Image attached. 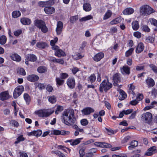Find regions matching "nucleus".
Instances as JSON below:
<instances>
[{
  "label": "nucleus",
  "mask_w": 157,
  "mask_h": 157,
  "mask_svg": "<svg viewBox=\"0 0 157 157\" xmlns=\"http://www.w3.org/2000/svg\"><path fill=\"white\" fill-rule=\"evenodd\" d=\"M93 18V17L91 15H88L86 17L82 18L81 19H79L80 21H85L90 19H91Z\"/></svg>",
  "instance_id": "45"
},
{
  "label": "nucleus",
  "mask_w": 157,
  "mask_h": 157,
  "mask_svg": "<svg viewBox=\"0 0 157 157\" xmlns=\"http://www.w3.org/2000/svg\"><path fill=\"white\" fill-rule=\"evenodd\" d=\"M146 41L147 42L152 43L154 41V38L151 36H149L146 38Z\"/></svg>",
  "instance_id": "55"
},
{
  "label": "nucleus",
  "mask_w": 157,
  "mask_h": 157,
  "mask_svg": "<svg viewBox=\"0 0 157 157\" xmlns=\"http://www.w3.org/2000/svg\"><path fill=\"white\" fill-rule=\"evenodd\" d=\"M25 138L23 137L22 135H21L17 139V140L15 141L14 143L16 144L19 143L20 141H24Z\"/></svg>",
  "instance_id": "53"
},
{
  "label": "nucleus",
  "mask_w": 157,
  "mask_h": 157,
  "mask_svg": "<svg viewBox=\"0 0 157 157\" xmlns=\"http://www.w3.org/2000/svg\"><path fill=\"white\" fill-rule=\"evenodd\" d=\"M95 144L100 147H105L107 148H111L112 147L111 144L104 142H95Z\"/></svg>",
  "instance_id": "18"
},
{
  "label": "nucleus",
  "mask_w": 157,
  "mask_h": 157,
  "mask_svg": "<svg viewBox=\"0 0 157 157\" xmlns=\"http://www.w3.org/2000/svg\"><path fill=\"white\" fill-rule=\"evenodd\" d=\"M57 84L59 86L62 85L64 83V81L60 78L57 77L56 79Z\"/></svg>",
  "instance_id": "42"
},
{
  "label": "nucleus",
  "mask_w": 157,
  "mask_h": 157,
  "mask_svg": "<svg viewBox=\"0 0 157 157\" xmlns=\"http://www.w3.org/2000/svg\"><path fill=\"white\" fill-rule=\"evenodd\" d=\"M144 48V44L140 42L138 45L136 50V53H140L143 51Z\"/></svg>",
  "instance_id": "24"
},
{
  "label": "nucleus",
  "mask_w": 157,
  "mask_h": 157,
  "mask_svg": "<svg viewBox=\"0 0 157 157\" xmlns=\"http://www.w3.org/2000/svg\"><path fill=\"white\" fill-rule=\"evenodd\" d=\"M58 47L57 46L53 47L52 49L56 50L55 52V55L58 57L64 56H66L65 52L61 49H58Z\"/></svg>",
  "instance_id": "9"
},
{
  "label": "nucleus",
  "mask_w": 157,
  "mask_h": 157,
  "mask_svg": "<svg viewBox=\"0 0 157 157\" xmlns=\"http://www.w3.org/2000/svg\"><path fill=\"white\" fill-rule=\"evenodd\" d=\"M105 129L107 131L108 134L109 135H112L114 134L113 131L111 129H109L106 128H105Z\"/></svg>",
  "instance_id": "63"
},
{
  "label": "nucleus",
  "mask_w": 157,
  "mask_h": 157,
  "mask_svg": "<svg viewBox=\"0 0 157 157\" xmlns=\"http://www.w3.org/2000/svg\"><path fill=\"white\" fill-rule=\"evenodd\" d=\"M53 133L54 135H68L70 134V132L68 131H64L63 130L60 131L58 130H54L53 131Z\"/></svg>",
  "instance_id": "17"
},
{
  "label": "nucleus",
  "mask_w": 157,
  "mask_h": 157,
  "mask_svg": "<svg viewBox=\"0 0 157 157\" xmlns=\"http://www.w3.org/2000/svg\"><path fill=\"white\" fill-rule=\"evenodd\" d=\"M138 145V142L136 140H133L131 142L130 146H129L128 147V150H132L133 149L137 147Z\"/></svg>",
  "instance_id": "26"
},
{
  "label": "nucleus",
  "mask_w": 157,
  "mask_h": 157,
  "mask_svg": "<svg viewBox=\"0 0 157 157\" xmlns=\"http://www.w3.org/2000/svg\"><path fill=\"white\" fill-rule=\"evenodd\" d=\"M27 79L31 82H35L38 80L39 79V77L35 75H29L27 77Z\"/></svg>",
  "instance_id": "21"
},
{
  "label": "nucleus",
  "mask_w": 157,
  "mask_h": 157,
  "mask_svg": "<svg viewBox=\"0 0 157 157\" xmlns=\"http://www.w3.org/2000/svg\"><path fill=\"white\" fill-rule=\"evenodd\" d=\"M141 28L143 31L145 32L148 33L150 31V29L146 25H141Z\"/></svg>",
  "instance_id": "40"
},
{
  "label": "nucleus",
  "mask_w": 157,
  "mask_h": 157,
  "mask_svg": "<svg viewBox=\"0 0 157 157\" xmlns=\"http://www.w3.org/2000/svg\"><path fill=\"white\" fill-rule=\"evenodd\" d=\"M63 27V24L62 22L59 21L58 22L56 31L58 35H60L62 32Z\"/></svg>",
  "instance_id": "12"
},
{
  "label": "nucleus",
  "mask_w": 157,
  "mask_h": 157,
  "mask_svg": "<svg viewBox=\"0 0 157 157\" xmlns=\"http://www.w3.org/2000/svg\"><path fill=\"white\" fill-rule=\"evenodd\" d=\"M36 46L39 48H44L47 46V44L43 42H39L37 43Z\"/></svg>",
  "instance_id": "35"
},
{
  "label": "nucleus",
  "mask_w": 157,
  "mask_h": 157,
  "mask_svg": "<svg viewBox=\"0 0 157 157\" xmlns=\"http://www.w3.org/2000/svg\"><path fill=\"white\" fill-rule=\"evenodd\" d=\"M132 25L133 29L134 30H137L139 28V24L138 22L137 21H133Z\"/></svg>",
  "instance_id": "34"
},
{
  "label": "nucleus",
  "mask_w": 157,
  "mask_h": 157,
  "mask_svg": "<svg viewBox=\"0 0 157 157\" xmlns=\"http://www.w3.org/2000/svg\"><path fill=\"white\" fill-rule=\"evenodd\" d=\"M67 84L68 87L73 89L75 87V78L73 77H70L67 80Z\"/></svg>",
  "instance_id": "8"
},
{
  "label": "nucleus",
  "mask_w": 157,
  "mask_h": 157,
  "mask_svg": "<svg viewBox=\"0 0 157 157\" xmlns=\"http://www.w3.org/2000/svg\"><path fill=\"white\" fill-rule=\"evenodd\" d=\"M63 109V106L60 105H58L55 112L56 114H58L59 113L62 112Z\"/></svg>",
  "instance_id": "48"
},
{
  "label": "nucleus",
  "mask_w": 157,
  "mask_h": 157,
  "mask_svg": "<svg viewBox=\"0 0 157 157\" xmlns=\"http://www.w3.org/2000/svg\"><path fill=\"white\" fill-rule=\"evenodd\" d=\"M149 67L155 73L157 74V67L153 64H151L149 65Z\"/></svg>",
  "instance_id": "58"
},
{
  "label": "nucleus",
  "mask_w": 157,
  "mask_h": 157,
  "mask_svg": "<svg viewBox=\"0 0 157 157\" xmlns=\"http://www.w3.org/2000/svg\"><path fill=\"white\" fill-rule=\"evenodd\" d=\"M20 21L23 25H29L31 23V21L29 19L26 17H23L21 19Z\"/></svg>",
  "instance_id": "27"
},
{
  "label": "nucleus",
  "mask_w": 157,
  "mask_h": 157,
  "mask_svg": "<svg viewBox=\"0 0 157 157\" xmlns=\"http://www.w3.org/2000/svg\"><path fill=\"white\" fill-rule=\"evenodd\" d=\"M84 56H82L79 53H76L72 56V57L75 59L78 60L82 58Z\"/></svg>",
  "instance_id": "38"
},
{
  "label": "nucleus",
  "mask_w": 157,
  "mask_h": 157,
  "mask_svg": "<svg viewBox=\"0 0 157 157\" xmlns=\"http://www.w3.org/2000/svg\"><path fill=\"white\" fill-rule=\"evenodd\" d=\"M21 15V13L19 11H14L12 13V17L14 18L19 17Z\"/></svg>",
  "instance_id": "47"
},
{
  "label": "nucleus",
  "mask_w": 157,
  "mask_h": 157,
  "mask_svg": "<svg viewBox=\"0 0 157 157\" xmlns=\"http://www.w3.org/2000/svg\"><path fill=\"white\" fill-rule=\"evenodd\" d=\"M52 153H54L58 155L59 157H66L65 155L59 151H52Z\"/></svg>",
  "instance_id": "49"
},
{
  "label": "nucleus",
  "mask_w": 157,
  "mask_h": 157,
  "mask_svg": "<svg viewBox=\"0 0 157 157\" xmlns=\"http://www.w3.org/2000/svg\"><path fill=\"white\" fill-rule=\"evenodd\" d=\"M68 112L67 111V110H65L63 112V116L62 117V119L63 121H64V117L65 118L66 120H67V119L68 117Z\"/></svg>",
  "instance_id": "46"
},
{
  "label": "nucleus",
  "mask_w": 157,
  "mask_h": 157,
  "mask_svg": "<svg viewBox=\"0 0 157 157\" xmlns=\"http://www.w3.org/2000/svg\"><path fill=\"white\" fill-rule=\"evenodd\" d=\"M22 31L21 29H18L14 31V34L16 36H18L22 33Z\"/></svg>",
  "instance_id": "62"
},
{
  "label": "nucleus",
  "mask_w": 157,
  "mask_h": 157,
  "mask_svg": "<svg viewBox=\"0 0 157 157\" xmlns=\"http://www.w3.org/2000/svg\"><path fill=\"white\" fill-rule=\"evenodd\" d=\"M54 110L50 109H40L35 112V113L40 117H47L53 113Z\"/></svg>",
  "instance_id": "3"
},
{
  "label": "nucleus",
  "mask_w": 157,
  "mask_h": 157,
  "mask_svg": "<svg viewBox=\"0 0 157 157\" xmlns=\"http://www.w3.org/2000/svg\"><path fill=\"white\" fill-rule=\"evenodd\" d=\"M141 150L140 149L135 150L131 153L132 155L131 157H139L140 155L139 153L140 152Z\"/></svg>",
  "instance_id": "29"
},
{
  "label": "nucleus",
  "mask_w": 157,
  "mask_h": 157,
  "mask_svg": "<svg viewBox=\"0 0 157 157\" xmlns=\"http://www.w3.org/2000/svg\"><path fill=\"white\" fill-rule=\"evenodd\" d=\"M119 91L120 95V99L122 100H124L127 97V95L122 90L120 89H118Z\"/></svg>",
  "instance_id": "32"
},
{
  "label": "nucleus",
  "mask_w": 157,
  "mask_h": 157,
  "mask_svg": "<svg viewBox=\"0 0 157 157\" xmlns=\"http://www.w3.org/2000/svg\"><path fill=\"white\" fill-rule=\"evenodd\" d=\"M96 79V77L94 74H91L87 78V81L92 83L94 82Z\"/></svg>",
  "instance_id": "33"
},
{
  "label": "nucleus",
  "mask_w": 157,
  "mask_h": 157,
  "mask_svg": "<svg viewBox=\"0 0 157 157\" xmlns=\"http://www.w3.org/2000/svg\"><path fill=\"white\" fill-rule=\"evenodd\" d=\"M73 74L75 75L76 73L79 71V70L78 68L76 67H74L72 68L71 69Z\"/></svg>",
  "instance_id": "61"
},
{
  "label": "nucleus",
  "mask_w": 157,
  "mask_h": 157,
  "mask_svg": "<svg viewBox=\"0 0 157 157\" xmlns=\"http://www.w3.org/2000/svg\"><path fill=\"white\" fill-rule=\"evenodd\" d=\"M86 149V147H84L81 148L79 151V154L80 155V157H83L85 155L84 151Z\"/></svg>",
  "instance_id": "52"
},
{
  "label": "nucleus",
  "mask_w": 157,
  "mask_h": 157,
  "mask_svg": "<svg viewBox=\"0 0 157 157\" xmlns=\"http://www.w3.org/2000/svg\"><path fill=\"white\" fill-rule=\"evenodd\" d=\"M146 84L148 88L153 87L155 84L154 80L151 78L148 77L145 80Z\"/></svg>",
  "instance_id": "13"
},
{
  "label": "nucleus",
  "mask_w": 157,
  "mask_h": 157,
  "mask_svg": "<svg viewBox=\"0 0 157 157\" xmlns=\"http://www.w3.org/2000/svg\"><path fill=\"white\" fill-rule=\"evenodd\" d=\"M26 58L28 60L33 62L36 61L37 59L36 56L33 54H28L26 56Z\"/></svg>",
  "instance_id": "28"
},
{
  "label": "nucleus",
  "mask_w": 157,
  "mask_h": 157,
  "mask_svg": "<svg viewBox=\"0 0 157 157\" xmlns=\"http://www.w3.org/2000/svg\"><path fill=\"white\" fill-rule=\"evenodd\" d=\"M24 98L26 104L29 105L31 100L30 96L28 94L25 93L24 95Z\"/></svg>",
  "instance_id": "39"
},
{
  "label": "nucleus",
  "mask_w": 157,
  "mask_h": 157,
  "mask_svg": "<svg viewBox=\"0 0 157 157\" xmlns=\"http://www.w3.org/2000/svg\"><path fill=\"white\" fill-rule=\"evenodd\" d=\"M24 87L23 86H19L16 87L14 90L13 96L14 98H17L21 95L24 91Z\"/></svg>",
  "instance_id": "7"
},
{
  "label": "nucleus",
  "mask_w": 157,
  "mask_h": 157,
  "mask_svg": "<svg viewBox=\"0 0 157 157\" xmlns=\"http://www.w3.org/2000/svg\"><path fill=\"white\" fill-rule=\"evenodd\" d=\"M134 36L138 38H140L141 36V34L138 31L135 32L133 34Z\"/></svg>",
  "instance_id": "60"
},
{
  "label": "nucleus",
  "mask_w": 157,
  "mask_h": 157,
  "mask_svg": "<svg viewBox=\"0 0 157 157\" xmlns=\"http://www.w3.org/2000/svg\"><path fill=\"white\" fill-rule=\"evenodd\" d=\"M7 40L6 37L4 35L0 37V44L3 45L5 44Z\"/></svg>",
  "instance_id": "43"
},
{
  "label": "nucleus",
  "mask_w": 157,
  "mask_h": 157,
  "mask_svg": "<svg viewBox=\"0 0 157 157\" xmlns=\"http://www.w3.org/2000/svg\"><path fill=\"white\" fill-rule=\"evenodd\" d=\"M10 57L12 60L16 61L19 62L21 60V57L16 53L11 54Z\"/></svg>",
  "instance_id": "25"
},
{
  "label": "nucleus",
  "mask_w": 157,
  "mask_h": 157,
  "mask_svg": "<svg viewBox=\"0 0 157 157\" xmlns=\"http://www.w3.org/2000/svg\"><path fill=\"white\" fill-rule=\"evenodd\" d=\"M121 71L123 74L128 75L130 73V68L128 66L125 65L121 69Z\"/></svg>",
  "instance_id": "19"
},
{
  "label": "nucleus",
  "mask_w": 157,
  "mask_h": 157,
  "mask_svg": "<svg viewBox=\"0 0 157 157\" xmlns=\"http://www.w3.org/2000/svg\"><path fill=\"white\" fill-rule=\"evenodd\" d=\"M82 139V138H79L77 139L74 140H67V142L70 143V144L72 146L76 145L78 144L81 142V140Z\"/></svg>",
  "instance_id": "23"
},
{
  "label": "nucleus",
  "mask_w": 157,
  "mask_h": 157,
  "mask_svg": "<svg viewBox=\"0 0 157 157\" xmlns=\"http://www.w3.org/2000/svg\"><path fill=\"white\" fill-rule=\"evenodd\" d=\"M157 152V150L155 146H152L149 148L145 154V155L150 156Z\"/></svg>",
  "instance_id": "11"
},
{
  "label": "nucleus",
  "mask_w": 157,
  "mask_h": 157,
  "mask_svg": "<svg viewBox=\"0 0 157 157\" xmlns=\"http://www.w3.org/2000/svg\"><path fill=\"white\" fill-rule=\"evenodd\" d=\"M112 86V84L109 82L108 78H107V80H104L100 84L99 90L101 93L103 92L104 90L105 92H107Z\"/></svg>",
  "instance_id": "1"
},
{
  "label": "nucleus",
  "mask_w": 157,
  "mask_h": 157,
  "mask_svg": "<svg viewBox=\"0 0 157 157\" xmlns=\"http://www.w3.org/2000/svg\"><path fill=\"white\" fill-rule=\"evenodd\" d=\"M153 12V9L147 5H144L140 8V14L144 16L149 15Z\"/></svg>",
  "instance_id": "5"
},
{
  "label": "nucleus",
  "mask_w": 157,
  "mask_h": 157,
  "mask_svg": "<svg viewBox=\"0 0 157 157\" xmlns=\"http://www.w3.org/2000/svg\"><path fill=\"white\" fill-rule=\"evenodd\" d=\"M48 101L51 103H54L56 102V98L54 96H52L49 97Z\"/></svg>",
  "instance_id": "51"
},
{
  "label": "nucleus",
  "mask_w": 157,
  "mask_h": 157,
  "mask_svg": "<svg viewBox=\"0 0 157 157\" xmlns=\"http://www.w3.org/2000/svg\"><path fill=\"white\" fill-rule=\"evenodd\" d=\"M134 50V48H130L125 53V56L126 57H128L131 56Z\"/></svg>",
  "instance_id": "50"
},
{
  "label": "nucleus",
  "mask_w": 157,
  "mask_h": 157,
  "mask_svg": "<svg viewBox=\"0 0 157 157\" xmlns=\"http://www.w3.org/2000/svg\"><path fill=\"white\" fill-rule=\"evenodd\" d=\"M35 25L41 30V31L46 33L48 31V28L44 22L40 20H36L35 21Z\"/></svg>",
  "instance_id": "4"
},
{
  "label": "nucleus",
  "mask_w": 157,
  "mask_h": 157,
  "mask_svg": "<svg viewBox=\"0 0 157 157\" xmlns=\"http://www.w3.org/2000/svg\"><path fill=\"white\" fill-rule=\"evenodd\" d=\"M120 75L119 73H117L113 75V79L114 82H120L121 78Z\"/></svg>",
  "instance_id": "31"
},
{
  "label": "nucleus",
  "mask_w": 157,
  "mask_h": 157,
  "mask_svg": "<svg viewBox=\"0 0 157 157\" xmlns=\"http://www.w3.org/2000/svg\"><path fill=\"white\" fill-rule=\"evenodd\" d=\"M45 13L48 14H52L55 12V9L51 6L45 7L44 9Z\"/></svg>",
  "instance_id": "20"
},
{
  "label": "nucleus",
  "mask_w": 157,
  "mask_h": 157,
  "mask_svg": "<svg viewBox=\"0 0 157 157\" xmlns=\"http://www.w3.org/2000/svg\"><path fill=\"white\" fill-rule=\"evenodd\" d=\"M134 11L133 9L132 8H128L125 9L123 12L124 15H129L132 14Z\"/></svg>",
  "instance_id": "30"
},
{
  "label": "nucleus",
  "mask_w": 157,
  "mask_h": 157,
  "mask_svg": "<svg viewBox=\"0 0 157 157\" xmlns=\"http://www.w3.org/2000/svg\"><path fill=\"white\" fill-rule=\"evenodd\" d=\"M35 85L40 90L44 89L45 88V85L43 83L37 82L35 83Z\"/></svg>",
  "instance_id": "44"
},
{
  "label": "nucleus",
  "mask_w": 157,
  "mask_h": 157,
  "mask_svg": "<svg viewBox=\"0 0 157 157\" xmlns=\"http://www.w3.org/2000/svg\"><path fill=\"white\" fill-rule=\"evenodd\" d=\"M104 57L103 53L100 52L95 55L94 57V59L95 61H99Z\"/></svg>",
  "instance_id": "22"
},
{
  "label": "nucleus",
  "mask_w": 157,
  "mask_h": 157,
  "mask_svg": "<svg viewBox=\"0 0 157 157\" xmlns=\"http://www.w3.org/2000/svg\"><path fill=\"white\" fill-rule=\"evenodd\" d=\"M10 98V95L8 91H5L0 93V99L2 101L8 99Z\"/></svg>",
  "instance_id": "14"
},
{
  "label": "nucleus",
  "mask_w": 157,
  "mask_h": 157,
  "mask_svg": "<svg viewBox=\"0 0 157 157\" xmlns=\"http://www.w3.org/2000/svg\"><path fill=\"white\" fill-rule=\"evenodd\" d=\"M112 12L110 10H107L103 17V20H105L109 18L111 16Z\"/></svg>",
  "instance_id": "37"
},
{
  "label": "nucleus",
  "mask_w": 157,
  "mask_h": 157,
  "mask_svg": "<svg viewBox=\"0 0 157 157\" xmlns=\"http://www.w3.org/2000/svg\"><path fill=\"white\" fill-rule=\"evenodd\" d=\"M78 19V16H77L71 17L70 18V22L72 24L74 23Z\"/></svg>",
  "instance_id": "56"
},
{
  "label": "nucleus",
  "mask_w": 157,
  "mask_h": 157,
  "mask_svg": "<svg viewBox=\"0 0 157 157\" xmlns=\"http://www.w3.org/2000/svg\"><path fill=\"white\" fill-rule=\"evenodd\" d=\"M141 119L146 123L150 124L152 120V116L150 113H146L141 116Z\"/></svg>",
  "instance_id": "6"
},
{
  "label": "nucleus",
  "mask_w": 157,
  "mask_h": 157,
  "mask_svg": "<svg viewBox=\"0 0 157 157\" xmlns=\"http://www.w3.org/2000/svg\"><path fill=\"white\" fill-rule=\"evenodd\" d=\"M139 103L138 101L136 99L130 101L129 103L133 105H135Z\"/></svg>",
  "instance_id": "64"
},
{
  "label": "nucleus",
  "mask_w": 157,
  "mask_h": 157,
  "mask_svg": "<svg viewBox=\"0 0 157 157\" xmlns=\"http://www.w3.org/2000/svg\"><path fill=\"white\" fill-rule=\"evenodd\" d=\"M42 133V131L40 130H37L36 131H33L28 132L27 135L29 136H33L38 137L40 136Z\"/></svg>",
  "instance_id": "15"
},
{
  "label": "nucleus",
  "mask_w": 157,
  "mask_h": 157,
  "mask_svg": "<svg viewBox=\"0 0 157 157\" xmlns=\"http://www.w3.org/2000/svg\"><path fill=\"white\" fill-rule=\"evenodd\" d=\"M54 2L53 0H49L46 2L40 1L38 3V5L40 7H47L48 5L51 6L54 4Z\"/></svg>",
  "instance_id": "10"
},
{
  "label": "nucleus",
  "mask_w": 157,
  "mask_h": 157,
  "mask_svg": "<svg viewBox=\"0 0 157 157\" xmlns=\"http://www.w3.org/2000/svg\"><path fill=\"white\" fill-rule=\"evenodd\" d=\"M38 71L40 73L45 72L47 71L46 67L44 66H41L37 68Z\"/></svg>",
  "instance_id": "41"
},
{
  "label": "nucleus",
  "mask_w": 157,
  "mask_h": 157,
  "mask_svg": "<svg viewBox=\"0 0 157 157\" xmlns=\"http://www.w3.org/2000/svg\"><path fill=\"white\" fill-rule=\"evenodd\" d=\"M83 9L86 11H89L91 9V5L89 3H85L83 4Z\"/></svg>",
  "instance_id": "36"
},
{
  "label": "nucleus",
  "mask_w": 157,
  "mask_h": 157,
  "mask_svg": "<svg viewBox=\"0 0 157 157\" xmlns=\"http://www.w3.org/2000/svg\"><path fill=\"white\" fill-rule=\"evenodd\" d=\"M151 96L155 98L157 96V89L153 88L151 91Z\"/></svg>",
  "instance_id": "57"
},
{
  "label": "nucleus",
  "mask_w": 157,
  "mask_h": 157,
  "mask_svg": "<svg viewBox=\"0 0 157 157\" xmlns=\"http://www.w3.org/2000/svg\"><path fill=\"white\" fill-rule=\"evenodd\" d=\"M63 119V122L68 126L72 125L74 124L76 121V119L74 116V111L71 110L67 120H66L64 117Z\"/></svg>",
  "instance_id": "2"
},
{
  "label": "nucleus",
  "mask_w": 157,
  "mask_h": 157,
  "mask_svg": "<svg viewBox=\"0 0 157 157\" xmlns=\"http://www.w3.org/2000/svg\"><path fill=\"white\" fill-rule=\"evenodd\" d=\"M68 76V74L66 73H61L60 74V78L63 80L66 79Z\"/></svg>",
  "instance_id": "54"
},
{
  "label": "nucleus",
  "mask_w": 157,
  "mask_h": 157,
  "mask_svg": "<svg viewBox=\"0 0 157 157\" xmlns=\"http://www.w3.org/2000/svg\"><path fill=\"white\" fill-rule=\"evenodd\" d=\"M94 110L93 109L90 107H87L82 110V113L85 115H88L91 113H93Z\"/></svg>",
  "instance_id": "16"
},
{
  "label": "nucleus",
  "mask_w": 157,
  "mask_h": 157,
  "mask_svg": "<svg viewBox=\"0 0 157 157\" xmlns=\"http://www.w3.org/2000/svg\"><path fill=\"white\" fill-rule=\"evenodd\" d=\"M81 123L82 125L86 126L88 124V122L86 119H84L81 121Z\"/></svg>",
  "instance_id": "59"
}]
</instances>
